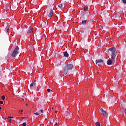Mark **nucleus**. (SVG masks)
I'll return each instance as SVG.
<instances>
[{
  "label": "nucleus",
  "instance_id": "1",
  "mask_svg": "<svg viewBox=\"0 0 126 126\" xmlns=\"http://www.w3.org/2000/svg\"><path fill=\"white\" fill-rule=\"evenodd\" d=\"M109 51L111 52V59H109L107 61V64L108 65H111V64H114L115 63V59H116V48L112 47L109 48Z\"/></svg>",
  "mask_w": 126,
  "mask_h": 126
},
{
  "label": "nucleus",
  "instance_id": "2",
  "mask_svg": "<svg viewBox=\"0 0 126 126\" xmlns=\"http://www.w3.org/2000/svg\"><path fill=\"white\" fill-rule=\"evenodd\" d=\"M73 67H74V66L72 64H67L63 68L64 74L66 75L67 73H69V71L73 69Z\"/></svg>",
  "mask_w": 126,
  "mask_h": 126
},
{
  "label": "nucleus",
  "instance_id": "3",
  "mask_svg": "<svg viewBox=\"0 0 126 126\" xmlns=\"http://www.w3.org/2000/svg\"><path fill=\"white\" fill-rule=\"evenodd\" d=\"M18 51H19V47L18 46H16V48L14 49V51H13L12 53L11 54V57L13 58H15L18 55Z\"/></svg>",
  "mask_w": 126,
  "mask_h": 126
},
{
  "label": "nucleus",
  "instance_id": "4",
  "mask_svg": "<svg viewBox=\"0 0 126 126\" xmlns=\"http://www.w3.org/2000/svg\"><path fill=\"white\" fill-rule=\"evenodd\" d=\"M100 111L101 112L102 118H104V117L105 119H107V118H108V113H107V112H106V111H105L103 108L100 109Z\"/></svg>",
  "mask_w": 126,
  "mask_h": 126
},
{
  "label": "nucleus",
  "instance_id": "5",
  "mask_svg": "<svg viewBox=\"0 0 126 126\" xmlns=\"http://www.w3.org/2000/svg\"><path fill=\"white\" fill-rule=\"evenodd\" d=\"M54 14V12H53V9H50V10L47 11V16L48 17H52Z\"/></svg>",
  "mask_w": 126,
  "mask_h": 126
},
{
  "label": "nucleus",
  "instance_id": "6",
  "mask_svg": "<svg viewBox=\"0 0 126 126\" xmlns=\"http://www.w3.org/2000/svg\"><path fill=\"white\" fill-rule=\"evenodd\" d=\"M95 63L96 64H104V60H102V59H100V60H97L95 61Z\"/></svg>",
  "mask_w": 126,
  "mask_h": 126
},
{
  "label": "nucleus",
  "instance_id": "7",
  "mask_svg": "<svg viewBox=\"0 0 126 126\" xmlns=\"http://www.w3.org/2000/svg\"><path fill=\"white\" fill-rule=\"evenodd\" d=\"M48 25V23L47 22H44L43 23H42L41 24V27L42 28H46Z\"/></svg>",
  "mask_w": 126,
  "mask_h": 126
},
{
  "label": "nucleus",
  "instance_id": "8",
  "mask_svg": "<svg viewBox=\"0 0 126 126\" xmlns=\"http://www.w3.org/2000/svg\"><path fill=\"white\" fill-rule=\"evenodd\" d=\"M28 35H31L33 33V29H31L29 30L27 32Z\"/></svg>",
  "mask_w": 126,
  "mask_h": 126
},
{
  "label": "nucleus",
  "instance_id": "9",
  "mask_svg": "<svg viewBox=\"0 0 126 126\" xmlns=\"http://www.w3.org/2000/svg\"><path fill=\"white\" fill-rule=\"evenodd\" d=\"M63 55H64V57H65L66 58H68V57L69 56V55L68 54V53L67 52H64Z\"/></svg>",
  "mask_w": 126,
  "mask_h": 126
},
{
  "label": "nucleus",
  "instance_id": "10",
  "mask_svg": "<svg viewBox=\"0 0 126 126\" xmlns=\"http://www.w3.org/2000/svg\"><path fill=\"white\" fill-rule=\"evenodd\" d=\"M36 84V83L32 82L30 85V88L31 90L33 89V86H34V85H35Z\"/></svg>",
  "mask_w": 126,
  "mask_h": 126
},
{
  "label": "nucleus",
  "instance_id": "11",
  "mask_svg": "<svg viewBox=\"0 0 126 126\" xmlns=\"http://www.w3.org/2000/svg\"><path fill=\"white\" fill-rule=\"evenodd\" d=\"M5 30L6 31V32H7V31H8V30H9V25L8 24L7 25V27L5 28Z\"/></svg>",
  "mask_w": 126,
  "mask_h": 126
},
{
  "label": "nucleus",
  "instance_id": "12",
  "mask_svg": "<svg viewBox=\"0 0 126 126\" xmlns=\"http://www.w3.org/2000/svg\"><path fill=\"white\" fill-rule=\"evenodd\" d=\"M86 22H87V20H83L82 21V24H83V25H85V24H86Z\"/></svg>",
  "mask_w": 126,
  "mask_h": 126
},
{
  "label": "nucleus",
  "instance_id": "13",
  "mask_svg": "<svg viewBox=\"0 0 126 126\" xmlns=\"http://www.w3.org/2000/svg\"><path fill=\"white\" fill-rule=\"evenodd\" d=\"M95 126H101V124L99 122L95 123Z\"/></svg>",
  "mask_w": 126,
  "mask_h": 126
},
{
  "label": "nucleus",
  "instance_id": "14",
  "mask_svg": "<svg viewBox=\"0 0 126 126\" xmlns=\"http://www.w3.org/2000/svg\"><path fill=\"white\" fill-rule=\"evenodd\" d=\"M58 6H59V7H60V8H63V7H64L63 6V3L59 4L58 5Z\"/></svg>",
  "mask_w": 126,
  "mask_h": 126
},
{
  "label": "nucleus",
  "instance_id": "15",
  "mask_svg": "<svg viewBox=\"0 0 126 126\" xmlns=\"http://www.w3.org/2000/svg\"><path fill=\"white\" fill-rule=\"evenodd\" d=\"M54 122H55V119L51 118V120H50V123H51V124H53V123H54Z\"/></svg>",
  "mask_w": 126,
  "mask_h": 126
},
{
  "label": "nucleus",
  "instance_id": "16",
  "mask_svg": "<svg viewBox=\"0 0 126 126\" xmlns=\"http://www.w3.org/2000/svg\"><path fill=\"white\" fill-rule=\"evenodd\" d=\"M84 11H87V10H88V9L87 8V7H85L84 9Z\"/></svg>",
  "mask_w": 126,
  "mask_h": 126
},
{
  "label": "nucleus",
  "instance_id": "17",
  "mask_svg": "<svg viewBox=\"0 0 126 126\" xmlns=\"http://www.w3.org/2000/svg\"><path fill=\"white\" fill-rule=\"evenodd\" d=\"M2 75V70H1L0 71V76H1Z\"/></svg>",
  "mask_w": 126,
  "mask_h": 126
},
{
  "label": "nucleus",
  "instance_id": "18",
  "mask_svg": "<svg viewBox=\"0 0 126 126\" xmlns=\"http://www.w3.org/2000/svg\"><path fill=\"white\" fill-rule=\"evenodd\" d=\"M1 98L2 100H4V99H5V96L4 95H2L1 96Z\"/></svg>",
  "mask_w": 126,
  "mask_h": 126
},
{
  "label": "nucleus",
  "instance_id": "19",
  "mask_svg": "<svg viewBox=\"0 0 126 126\" xmlns=\"http://www.w3.org/2000/svg\"><path fill=\"white\" fill-rule=\"evenodd\" d=\"M22 112H23V110H19V113H21V114H22Z\"/></svg>",
  "mask_w": 126,
  "mask_h": 126
},
{
  "label": "nucleus",
  "instance_id": "20",
  "mask_svg": "<svg viewBox=\"0 0 126 126\" xmlns=\"http://www.w3.org/2000/svg\"><path fill=\"white\" fill-rule=\"evenodd\" d=\"M22 126H26V123H25V122L23 123V124H22Z\"/></svg>",
  "mask_w": 126,
  "mask_h": 126
},
{
  "label": "nucleus",
  "instance_id": "21",
  "mask_svg": "<svg viewBox=\"0 0 126 126\" xmlns=\"http://www.w3.org/2000/svg\"><path fill=\"white\" fill-rule=\"evenodd\" d=\"M34 114V115H36V116H39V113H33Z\"/></svg>",
  "mask_w": 126,
  "mask_h": 126
},
{
  "label": "nucleus",
  "instance_id": "22",
  "mask_svg": "<svg viewBox=\"0 0 126 126\" xmlns=\"http://www.w3.org/2000/svg\"><path fill=\"white\" fill-rule=\"evenodd\" d=\"M2 104H3V101H0V105H2Z\"/></svg>",
  "mask_w": 126,
  "mask_h": 126
},
{
  "label": "nucleus",
  "instance_id": "23",
  "mask_svg": "<svg viewBox=\"0 0 126 126\" xmlns=\"http://www.w3.org/2000/svg\"><path fill=\"white\" fill-rule=\"evenodd\" d=\"M91 20L92 21H94V20H95V19H94V18H93L92 17L91 18Z\"/></svg>",
  "mask_w": 126,
  "mask_h": 126
},
{
  "label": "nucleus",
  "instance_id": "24",
  "mask_svg": "<svg viewBox=\"0 0 126 126\" xmlns=\"http://www.w3.org/2000/svg\"><path fill=\"white\" fill-rule=\"evenodd\" d=\"M8 119H13V117H8L7 119L8 120Z\"/></svg>",
  "mask_w": 126,
  "mask_h": 126
},
{
  "label": "nucleus",
  "instance_id": "25",
  "mask_svg": "<svg viewBox=\"0 0 126 126\" xmlns=\"http://www.w3.org/2000/svg\"><path fill=\"white\" fill-rule=\"evenodd\" d=\"M47 92H51V89H47Z\"/></svg>",
  "mask_w": 126,
  "mask_h": 126
},
{
  "label": "nucleus",
  "instance_id": "26",
  "mask_svg": "<svg viewBox=\"0 0 126 126\" xmlns=\"http://www.w3.org/2000/svg\"><path fill=\"white\" fill-rule=\"evenodd\" d=\"M124 3H126V0H123Z\"/></svg>",
  "mask_w": 126,
  "mask_h": 126
},
{
  "label": "nucleus",
  "instance_id": "27",
  "mask_svg": "<svg viewBox=\"0 0 126 126\" xmlns=\"http://www.w3.org/2000/svg\"><path fill=\"white\" fill-rule=\"evenodd\" d=\"M22 119H24V120H27V118L26 117H22Z\"/></svg>",
  "mask_w": 126,
  "mask_h": 126
},
{
  "label": "nucleus",
  "instance_id": "28",
  "mask_svg": "<svg viewBox=\"0 0 126 126\" xmlns=\"http://www.w3.org/2000/svg\"><path fill=\"white\" fill-rule=\"evenodd\" d=\"M6 72H9V73H10V72L9 71V69H7V70H6Z\"/></svg>",
  "mask_w": 126,
  "mask_h": 126
},
{
  "label": "nucleus",
  "instance_id": "29",
  "mask_svg": "<svg viewBox=\"0 0 126 126\" xmlns=\"http://www.w3.org/2000/svg\"><path fill=\"white\" fill-rule=\"evenodd\" d=\"M40 112L43 114L44 112L43 111V109L40 110Z\"/></svg>",
  "mask_w": 126,
  "mask_h": 126
},
{
  "label": "nucleus",
  "instance_id": "30",
  "mask_svg": "<svg viewBox=\"0 0 126 126\" xmlns=\"http://www.w3.org/2000/svg\"><path fill=\"white\" fill-rule=\"evenodd\" d=\"M55 125H58V122H56Z\"/></svg>",
  "mask_w": 126,
  "mask_h": 126
},
{
  "label": "nucleus",
  "instance_id": "31",
  "mask_svg": "<svg viewBox=\"0 0 126 126\" xmlns=\"http://www.w3.org/2000/svg\"><path fill=\"white\" fill-rule=\"evenodd\" d=\"M125 115H126V108L125 109Z\"/></svg>",
  "mask_w": 126,
  "mask_h": 126
},
{
  "label": "nucleus",
  "instance_id": "32",
  "mask_svg": "<svg viewBox=\"0 0 126 126\" xmlns=\"http://www.w3.org/2000/svg\"><path fill=\"white\" fill-rule=\"evenodd\" d=\"M11 121V119H9V122L10 123V121Z\"/></svg>",
  "mask_w": 126,
  "mask_h": 126
},
{
  "label": "nucleus",
  "instance_id": "33",
  "mask_svg": "<svg viewBox=\"0 0 126 126\" xmlns=\"http://www.w3.org/2000/svg\"><path fill=\"white\" fill-rule=\"evenodd\" d=\"M100 26L101 27V28H103V26L100 25Z\"/></svg>",
  "mask_w": 126,
  "mask_h": 126
},
{
  "label": "nucleus",
  "instance_id": "34",
  "mask_svg": "<svg viewBox=\"0 0 126 126\" xmlns=\"http://www.w3.org/2000/svg\"><path fill=\"white\" fill-rule=\"evenodd\" d=\"M97 73H100L99 71H97Z\"/></svg>",
  "mask_w": 126,
  "mask_h": 126
},
{
  "label": "nucleus",
  "instance_id": "35",
  "mask_svg": "<svg viewBox=\"0 0 126 126\" xmlns=\"http://www.w3.org/2000/svg\"><path fill=\"white\" fill-rule=\"evenodd\" d=\"M119 78H121V76L119 75Z\"/></svg>",
  "mask_w": 126,
  "mask_h": 126
},
{
  "label": "nucleus",
  "instance_id": "36",
  "mask_svg": "<svg viewBox=\"0 0 126 126\" xmlns=\"http://www.w3.org/2000/svg\"><path fill=\"white\" fill-rule=\"evenodd\" d=\"M55 113H58V111H55Z\"/></svg>",
  "mask_w": 126,
  "mask_h": 126
},
{
  "label": "nucleus",
  "instance_id": "37",
  "mask_svg": "<svg viewBox=\"0 0 126 126\" xmlns=\"http://www.w3.org/2000/svg\"><path fill=\"white\" fill-rule=\"evenodd\" d=\"M0 110H1V107H0Z\"/></svg>",
  "mask_w": 126,
  "mask_h": 126
},
{
  "label": "nucleus",
  "instance_id": "38",
  "mask_svg": "<svg viewBox=\"0 0 126 126\" xmlns=\"http://www.w3.org/2000/svg\"><path fill=\"white\" fill-rule=\"evenodd\" d=\"M26 106H28V104H26Z\"/></svg>",
  "mask_w": 126,
  "mask_h": 126
},
{
  "label": "nucleus",
  "instance_id": "39",
  "mask_svg": "<svg viewBox=\"0 0 126 126\" xmlns=\"http://www.w3.org/2000/svg\"><path fill=\"white\" fill-rule=\"evenodd\" d=\"M88 104H89V102H88Z\"/></svg>",
  "mask_w": 126,
  "mask_h": 126
},
{
  "label": "nucleus",
  "instance_id": "40",
  "mask_svg": "<svg viewBox=\"0 0 126 126\" xmlns=\"http://www.w3.org/2000/svg\"><path fill=\"white\" fill-rule=\"evenodd\" d=\"M52 109H54V108L52 107Z\"/></svg>",
  "mask_w": 126,
  "mask_h": 126
}]
</instances>
